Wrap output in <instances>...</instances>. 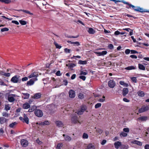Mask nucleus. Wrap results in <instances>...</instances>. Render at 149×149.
<instances>
[{
  "label": "nucleus",
  "instance_id": "nucleus-1",
  "mask_svg": "<svg viewBox=\"0 0 149 149\" xmlns=\"http://www.w3.org/2000/svg\"><path fill=\"white\" fill-rule=\"evenodd\" d=\"M23 116L24 118L22 117H20L19 118V119L23 123H25L27 124H28L29 123V119L27 115L25 113H24Z\"/></svg>",
  "mask_w": 149,
  "mask_h": 149
},
{
  "label": "nucleus",
  "instance_id": "nucleus-2",
  "mask_svg": "<svg viewBox=\"0 0 149 149\" xmlns=\"http://www.w3.org/2000/svg\"><path fill=\"white\" fill-rule=\"evenodd\" d=\"M35 115L38 117H41L43 115V113L42 110L40 109H36L34 110Z\"/></svg>",
  "mask_w": 149,
  "mask_h": 149
},
{
  "label": "nucleus",
  "instance_id": "nucleus-3",
  "mask_svg": "<svg viewBox=\"0 0 149 149\" xmlns=\"http://www.w3.org/2000/svg\"><path fill=\"white\" fill-rule=\"evenodd\" d=\"M19 76L17 75H15L12 77L10 80L11 82L14 83H17L19 81H21V79H19Z\"/></svg>",
  "mask_w": 149,
  "mask_h": 149
},
{
  "label": "nucleus",
  "instance_id": "nucleus-4",
  "mask_svg": "<svg viewBox=\"0 0 149 149\" xmlns=\"http://www.w3.org/2000/svg\"><path fill=\"white\" fill-rule=\"evenodd\" d=\"M21 145L24 147H26L28 145V141L25 139H22L20 141Z\"/></svg>",
  "mask_w": 149,
  "mask_h": 149
},
{
  "label": "nucleus",
  "instance_id": "nucleus-5",
  "mask_svg": "<svg viewBox=\"0 0 149 149\" xmlns=\"http://www.w3.org/2000/svg\"><path fill=\"white\" fill-rule=\"evenodd\" d=\"M108 86L111 88H113L116 86L115 82L113 80H110L108 82Z\"/></svg>",
  "mask_w": 149,
  "mask_h": 149
},
{
  "label": "nucleus",
  "instance_id": "nucleus-6",
  "mask_svg": "<svg viewBox=\"0 0 149 149\" xmlns=\"http://www.w3.org/2000/svg\"><path fill=\"white\" fill-rule=\"evenodd\" d=\"M15 96V94L9 95L8 96V100L9 102H13L15 100L14 97Z\"/></svg>",
  "mask_w": 149,
  "mask_h": 149
},
{
  "label": "nucleus",
  "instance_id": "nucleus-7",
  "mask_svg": "<svg viewBox=\"0 0 149 149\" xmlns=\"http://www.w3.org/2000/svg\"><path fill=\"white\" fill-rule=\"evenodd\" d=\"M69 96L70 97L73 98L75 96V91L73 90H70L69 92Z\"/></svg>",
  "mask_w": 149,
  "mask_h": 149
},
{
  "label": "nucleus",
  "instance_id": "nucleus-8",
  "mask_svg": "<svg viewBox=\"0 0 149 149\" xmlns=\"http://www.w3.org/2000/svg\"><path fill=\"white\" fill-rule=\"evenodd\" d=\"M121 145V143L119 141H116L114 143L115 148L117 149H118L119 147H120Z\"/></svg>",
  "mask_w": 149,
  "mask_h": 149
},
{
  "label": "nucleus",
  "instance_id": "nucleus-9",
  "mask_svg": "<svg viewBox=\"0 0 149 149\" xmlns=\"http://www.w3.org/2000/svg\"><path fill=\"white\" fill-rule=\"evenodd\" d=\"M16 11L19 12L20 11H22L24 12V13H26L28 14L29 15H33V13H31L29 11L26 10H25L24 9H19V10H15Z\"/></svg>",
  "mask_w": 149,
  "mask_h": 149
},
{
  "label": "nucleus",
  "instance_id": "nucleus-10",
  "mask_svg": "<svg viewBox=\"0 0 149 149\" xmlns=\"http://www.w3.org/2000/svg\"><path fill=\"white\" fill-rule=\"evenodd\" d=\"M107 53V52L106 51H103L101 52H96V54H97L98 56H103Z\"/></svg>",
  "mask_w": 149,
  "mask_h": 149
},
{
  "label": "nucleus",
  "instance_id": "nucleus-11",
  "mask_svg": "<svg viewBox=\"0 0 149 149\" xmlns=\"http://www.w3.org/2000/svg\"><path fill=\"white\" fill-rule=\"evenodd\" d=\"M38 76V74L36 72H34L32 73L31 75H30L29 76H28V77L29 78L33 77H37ZM35 79L36 80H37V77H36L35 78Z\"/></svg>",
  "mask_w": 149,
  "mask_h": 149
},
{
  "label": "nucleus",
  "instance_id": "nucleus-12",
  "mask_svg": "<svg viewBox=\"0 0 149 149\" xmlns=\"http://www.w3.org/2000/svg\"><path fill=\"white\" fill-rule=\"evenodd\" d=\"M55 123L56 124V126L58 127H62L63 126V123L61 121L59 120L56 121Z\"/></svg>",
  "mask_w": 149,
  "mask_h": 149
},
{
  "label": "nucleus",
  "instance_id": "nucleus-13",
  "mask_svg": "<svg viewBox=\"0 0 149 149\" xmlns=\"http://www.w3.org/2000/svg\"><path fill=\"white\" fill-rule=\"evenodd\" d=\"M71 120L72 123H77L78 121L77 117L76 116H73L71 119Z\"/></svg>",
  "mask_w": 149,
  "mask_h": 149
},
{
  "label": "nucleus",
  "instance_id": "nucleus-14",
  "mask_svg": "<svg viewBox=\"0 0 149 149\" xmlns=\"http://www.w3.org/2000/svg\"><path fill=\"white\" fill-rule=\"evenodd\" d=\"M129 92L128 89L127 88H124L123 90L122 93L123 96H125Z\"/></svg>",
  "mask_w": 149,
  "mask_h": 149
},
{
  "label": "nucleus",
  "instance_id": "nucleus-15",
  "mask_svg": "<svg viewBox=\"0 0 149 149\" xmlns=\"http://www.w3.org/2000/svg\"><path fill=\"white\" fill-rule=\"evenodd\" d=\"M132 143L133 144H137L139 146H141L142 144L141 142L136 140L132 141Z\"/></svg>",
  "mask_w": 149,
  "mask_h": 149
},
{
  "label": "nucleus",
  "instance_id": "nucleus-16",
  "mask_svg": "<svg viewBox=\"0 0 149 149\" xmlns=\"http://www.w3.org/2000/svg\"><path fill=\"white\" fill-rule=\"evenodd\" d=\"M22 107L24 109H27L30 108V105L29 103L27 102H26L23 104Z\"/></svg>",
  "mask_w": 149,
  "mask_h": 149
},
{
  "label": "nucleus",
  "instance_id": "nucleus-17",
  "mask_svg": "<svg viewBox=\"0 0 149 149\" xmlns=\"http://www.w3.org/2000/svg\"><path fill=\"white\" fill-rule=\"evenodd\" d=\"M148 118L147 116H143L139 117L137 120H141L142 121H146L147 119Z\"/></svg>",
  "mask_w": 149,
  "mask_h": 149
},
{
  "label": "nucleus",
  "instance_id": "nucleus-18",
  "mask_svg": "<svg viewBox=\"0 0 149 149\" xmlns=\"http://www.w3.org/2000/svg\"><path fill=\"white\" fill-rule=\"evenodd\" d=\"M22 94L23 95L22 96V97L24 99H26L29 98L30 94L28 93H22Z\"/></svg>",
  "mask_w": 149,
  "mask_h": 149
},
{
  "label": "nucleus",
  "instance_id": "nucleus-19",
  "mask_svg": "<svg viewBox=\"0 0 149 149\" xmlns=\"http://www.w3.org/2000/svg\"><path fill=\"white\" fill-rule=\"evenodd\" d=\"M136 67L133 65H131L125 68V69L127 70H132L136 69Z\"/></svg>",
  "mask_w": 149,
  "mask_h": 149
},
{
  "label": "nucleus",
  "instance_id": "nucleus-20",
  "mask_svg": "<svg viewBox=\"0 0 149 149\" xmlns=\"http://www.w3.org/2000/svg\"><path fill=\"white\" fill-rule=\"evenodd\" d=\"M49 122L47 120H46L40 123L39 124V125L41 126H44L49 125Z\"/></svg>",
  "mask_w": 149,
  "mask_h": 149
},
{
  "label": "nucleus",
  "instance_id": "nucleus-21",
  "mask_svg": "<svg viewBox=\"0 0 149 149\" xmlns=\"http://www.w3.org/2000/svg\"><path fill=\"white\" fill-rule=\"evenodd\" d=\"M41 96V94L40 93H38L35 94L33 97L34 99H38L40 98Z\"/></svg>",
  "mask_w": 149,
  "mask_h": 149
},
{
  "label": "nucleus",
  "instance_id": "nucleus-22",
  "mask_svg": "<svg viewBox=\"0 0 149 149\" xmlns=\"http://www.w3.org/2000/svg\"><path fill=\"white\" fill-rule=\"evenodd\" d=\"M87 31L90 34H93L95 32V31L91 28H89Z\"/></svg>",
  "mask_w": 149,
  "mask_h": 149
},
{
  "label": "nucleus",
  "instance_id": "nucleus-23",
  "mask_svg": "<svg viewBox=\"0 0 149 149\" xmlns=\"http://www.w3.org/2000/svg\"><path fill=\"white\" fill-rule=\"evenodd\" d=\"M87 109V107L85 105L83 104L80 107V109H81L83 112Z\"/></svg>",
  "mask_w": 149,
  "mask_h": 149
},
{
  "label": "nucleus",
  "instance_id": "nucleus-24",
  "mask_svg": "<svg viewBox=\"0 0 149 149\" xmlns=\"http://www.w3.org/2000/svg\"><path fill=\"white\" fill-rule=\"evenodd\" d=\"M139 68L141 70H146V68L142 64L139 63L138 64Z\"/></svg>",
  "mask_w": 149,
  "mask_h": 149
},
{
  "label": "nucleus",
  "instance_id": "nucleus-25",
  "mask_svg": "<svg viewBox=\"0 0 149 149\" xmlns=\"http://www.w3.org/2000/svg\"><path fill=\"white\" fill-rule=\"evenodd\" d=\"M34 83V81L32 79H31L29 81L27 82L26 84L27 86H31L33 85Z\"/></svg>",
  "mask_w": 149,
  "mask_h": 149
},
{
  "label": "nucleus",
  "instance_id": "nucleus-26",
  "mask_svg": "<svg viewBox=\"0 0 149 149\" xmlns=\"http://www.w3.org/2000/svg\"><path fill=\"white\" fill-rule=\"evenodd\" d=\"M137 94L138 96L141 97H144L145 95L144 92L142 91H140L137 92Z\"/></svg>",
  "mask_w": 149,
  "mask_h": 149
},
{
  "label": "nucleus",
  "instance_id": "nucleus-27",
  "mask_svg": "<svg viewBox=\"0 0 149 149\" xmlns=\"http://www.w3.org/2000/svg\"><path fill=\"white\" fill-rule=\"evenodd\" d=\"M0 123L2 124L5 123L6 121V119L4 117L0 118Z\"/></svg>",
  "mask_w": 149,
  "mask_h": 149
},
{
  "label": "nucleus",
  "instance_id": "nucleus-28",
  "mask_svg": "<svg viewBox=\"0 0 149 149\" xmlns=\"http://www.w3.org/2000/svg\"><path fill=\"white\" fill-rule=\"evenodd\" d=\"M124 30H125L128 32H129L130 31L129 33V35L130 36H132L133 34V31L132 30H131L130 28H125L124 29Z\"/></svg>",
  "mask_w": 149,
  "mask_h": 149
},
{
  "label": "nucleus",
  "instance_id": "nucleus-29",
  "mask_svg": "<svg viewBox=\"0 0 149 149\" xmlns=\"http://www.w3.org/2000/svg\"><path fill=\"white\" fill-rule=\"evenodd\" d=\"M78 64L80 65H86L87 63V61L79 60L78 63Z\"/></svg>",
  "mask_w": 149,
  "mask_h": 149
},
{
  "label": "nucleus",
  "instance_id": "nucleus-30",
  "mask_svg": "<svg viewBox=\"0 0 149 149\" xmlns=\"http://www.w3.org/2000/svg\"><path fill=\"white\" fill-rule=\"evenodd\" d=\"M95 147L94 146L91 144H89L87 146L86 149H94Z\"/></svg>",
  "mask_w": 149,
  "mask_h": 149
},
{
  "label": "nucleus",
  "instance_id": "nucleus-31",
  "mask_svg": "<svg viewBox=\"0 0 149 149\" xmlns=\"http://www.w3.org/2000/svg\"><path fill=\"white\" fill-rule=\"evenodd\" d=\"M128 148V146L127 145H122L120 147L121 149H127Z\"/></svg>",
  "mask_w": 149,
  "mask_h": 149
},
{
  "label": "nucleus",
  "instance_id": "nucleus-32",
  "mask_svg": "<svg viewBox=\"0 0 149 149\" xmlns=\"http://www.w3.org/2000/svg\"><path fill=\"white\" fill-rule=\"evenodd\" d=\"M17 124V123L16 122H15L10 124L9 125V126L11 128H14V126L16 125Z\"/></svg>",
  "mask_w": 149,
  "mask_h": 149
},
{
  "label": "nucleus",
  "instance_id": "nucleus-33",
  "mask_svg": "<svg viewBox=\"0 0 149 149\" xmlns=\"http://www.w3.org/2000/svg\"><path fill=\"white\" fill-rule=\"evenodd\" d=\"M69 68H71V69L72 70H73V69H72V68H73L76 65L74 63H71L69 64Z\"/></svg>",
  "mask_w": 149,
  "mask_h": 149
},
{
  "label": "nucleus",
  "instance_id": "nucleus-34",
  "mask_svg": "<svg viewBox=\"0 0 149 149\" xmlns=\"http://www.w3.org/2000/svg\"><path fill=\"white\" fill-rule=\"evenodd\" d=\"M78 97L80 99H82L84 98V95L81 93H79L78 95Z\"/></svg>",
  "mask_w": 149,
  "mask_h": 149
},
{
  "label": "nucleus",
  "instance_id": "nucleus-35",
  "mask_svg": "<svg viewBox=\"0 0 149 149\" xmlns=\"http://www.w3.org/2000/svg\"><path fill=\"white\" fill-rule=\"evenodd\" d=\"M10 107L9 104L6 105L5 106V109L6 111L10 110Z\"/></svg>",
  "mask_w": 149,
  "mask_h": 149
},
{
  "label": "nucleus",
  "instance_id": "nucleus-36",
  "mask_svg": "<svg viewBox=\"0 0 149 149\" xmlns=\"http://www.w3.org/2000/svg\"><path fill=\"white\" fill-rule=\"evenodd\" d=\"M127 135V134L125 133L124 132H122L120 134V136L121 137L122 136L123 137H126Z\"/></svg>",
  "mask_w": 149,
  "mask_h": 149
},
{
  "label": "nucleus",
  "instance_id": "nucleus-37",
  "mask_svg": "<svg viewBox=\"0 0 149 149\" xmlns=\"http://www.w3.org/2000/svg\"><path fill=\"white\" fill-rule=\"evenodd\" d=\"M19 22L22 25H25L27 23L24 20H19Z\"/></svg>",
  "mask_w": 149,
  "mask_h": 149
},
{
  "label": "nucleus",
  "instance_id": "nucleus-38",
  "mask_svg": "<svg viewBox=\"0 0 149 149\" xmlns=\"http://www.w3.org/2000/svg\"><path fill=\"white\" fill-rule=\"evenodd\" d=\"M65 139L66 141H70L71 140V138L68 135H66L65 137Z\"/></svg>",
  "mask_w": 149,
  "mask_h": 149
},
{
  "label": "nucleus",
  "instance_id": "nucleus-39",
  "mask_svg": "<svg viewBox=\"0 0 149 149\" xmlns=\"http://www.w3.org/2000/svg\"><path fill=\"white\" fill-rule=\"evenodd\" d=\"M142 107L143 108L144 112L148 110L149 109V107L148 106H143Z\"/></svg>",
  "mask_w": 149,
  "mask_h": 149
},
{
  "label": "nucleus",
  "instance_id": "nucleus-40",
  "mask_svg": "<svg viewBox=\"0 0 149 149\" xmlns=\"http://www.w3.org/2000/svg\"><path fill=\"white\" fill-rule=\"evenodd\" d=\"M83 138L84 139H86L88 137V135L87 134L85 133H84L82 136Z\"/></svg>",
  "mask_w": 149,
  "mask_h": 149
},
{
  "label": "nucleus",
  "instance_id": "nucleus-41",
  "mask_svg": "<svg viewBox=\"0 0 149 149\" xmlns=\"http://www.w3.org/2000/svg\"><path fill=\"white\" fill-rule=\"evenodd\" d=\"M64 52L66 53H70L71 52V50L68 48H65L64 49Z\"/></svg>",
  "mask_w": 149,
  "mask_h": 149
},
{
  "label": "nucleus",
  "instance_id": "nucleus-42",
  "mask_svg": "<svg viewBox=\"0 0 149 149\" xmlns=\"http://www.w3.org/2000/svg\"><path fill=\"white\" fill-rule=\"evenodd\" d=\"M101 105V104L100 103H97L95 105V109L98 108L100 107Z\"/></svg>",
  "mask_w": 149,
  "mask_h": 149
},
{
  "label": "nucleus",
  "instance_id": "nucleus-43",
  "mask_svg": "<svg viewBox=\"0 0 149 149\" xmlns=\"http://www.w3.org/2000/svg\"><path fill=\"white\" fill-rule=\"evenodd\" d=\"M63 146V144L62 143H58L57 145V148L58 149H60Z\"/></svg>",
  "mask_w": 149,
  "mask_h": 149
},
{
  "label": "nucleus",
  "instance_id": "nucleus-44",
  "mask_svg": "<svg viewBox=\"0 0 149 149\" xmlns=\"http://www.w3.org/2000/svg\"><path fill=\"white\" fill-rule=\"evenodd\" d=\"M131 79L132 81L134 83H136L137 82V79L136 77H133L131 78Z\"/></svg>",
  "mask_w": 149,
  "mask_h": 149
},
{
  "label": "nucleus",
  "instance_id": "nucleus-45",
  "mask_svg": "<svg viewBox=\"0 0 149 149\" xmlns=\"http://www.w3.org/2000/svg\"><path fill=\"white\" fill-rule=\"evenodd\" d=\"M54 44L57 48H58L59 49H60L61 48V46L60 45H58L57 43H54Z\"/></svg>",
  "mask_w": 149,
  "mask_h": 149
},
{
  "label": "nucleus",
  "instance_id": "nucleus-46",
  "mask_svg": "<svg viewBox=\"0 0 149 149\" xmlns=\"http://www.w3.org/2000/svg\"><path fill=\"white\" fill-rule=\"evenodd\" d=\"M1 32H4L5 31H8L9 29L7 28H4L1 29Z\"/></svg>",
  "mask_w": 149,
  "mask_h": 149
},
{
  "label": "nucleus",
  "instance_id": "nucleus-47",
  "mask_svg": "<svg viewBox=\"0 0 149 149\" xmlns=\"http://www.w3.org/2000/svg\"><path fill=\"white\" fill-rule=\"evenodd\" d=\"M138 52L136 50H131V54H138Z\"/></svg>",
  "mask_w": 149,
  "mask_h": 149
},
{
  "label": "nucleus",
  "instance_id": "nucleus-48",
  "mask_svg": "<svg viewBox=\"0 0 149 149\" xmlns=\"http://www.w3.org/2000/svg\"><path fill=\"white\" fill-rule=\"evenodd\" d=\"M73 44H74L75 46H77L80 45V44L79 42L77 41L73 42Z\"/></svg>",
  "mask_w": 149,
  "mask_h": 149
},
{
  "label": "nucleus",
  "instance_id": "nucleus-49",
  "mask_svg": "<svg viewBox=\"0 0 149 149\" xmlns=\"http://www.w3.org/2000/svg\"><path fill=\"white\" fill-rule=\"evenodd\" d=\"M83 112L80 109L79 111H78L77 114L78 115H82L83 114Z\"/></svg>",
  "mask_w": 149,
  "mask_h": 149
},
{
  "label": "nucleus",
  "instance_id": "nucleus-50",
  "mask_svg": "<svg viewBox=\"0 0 149 149\" xmlns=\"http://www.w3.org/2000/svg\"><path fill=\"white\" fill-rule=\"evenodd\" d=\"M108 47L109 49H112L113 48V46L112 44H110L108 46Z\"/></svg>",
  "mask_w": 149,
  "mask_h": 149
},
{
  "label": "nucleus",
  "instance_id": "nucleus-51",
  "mask_svg": "<svg viewBox=\"0 0 149 149\" xmlns=\"http://www.w3.org/2000/svg\"><path fill=\"white\" fill-rule=\"evenodd\" d=\"M131 52V50L129 49H126L125 51V53L126 54H129Z\"/></svg>",
  "mask_w": 149,
  "mask_h": 149
},
{
  "label": "nucleus",
  "instance_id": "nucleus-52",
  "mask_svg": "<svg viewBox=\"0 0 149 149\" xmlns=\"http://www.w3.org/2000/svg\"><path fill=\"white\" fill-rule=\"evenodd\" d=\"M102 131H103L102 130H101L99 128L97 129L96 130V132L100 134L102 133Z\"/></svg>",
  "mask_w": 149,
  "mask_h": 149
},
{
  "label": "nucleus",
  "instance_id": "nucleus-53",
  "mask_svg": "<svg viewBox=\"0 0 149 149\" xmlns=\"http://www.w3.org/2000/svg\"><path fill=\"white\" fill-rule=\"evenodd\" d=\"M8 113H7L6 112H3L2 113V115L3 116H4L5 117H8Z\"/></svg>",
  "mask_w": 149,
  "mask_h": 149
},
{
  "label": "nucleus",
  "instance_id": "nucleus-54",
  "mask_svg": "<svg viewBox=\"0 0 149 149\" xmlns=\"http://www.w3.org/2000/svg\"><path fill=\"white\" fill-rule=\"evenodd\" d=\"M123 131L125 132L128 133L129 132V130L128 128H124L123 129Z\"/></svg>",
  "mask_w": 149,
  "mask_h": 149
},
{
  "label": "nucleus",
  "instance_id": "nucleus-55",
  "mask_svg": "<svg viewBox=\"0 0 149 149\" xmlns=\"http://www.w3.org/2000/svg\"><path fill=\"white\" fill-rule=\"evenodd\" d=\"M79 78L83 81L85 80L86 79V77L84 76H79Z\"/></svg>",
  "mask_w": 149,
  "mask_h": 149
},
{
  "label": "nucleus",
  "instance_id": "nucleus-56",
  "mask_svg": "<svg viewBox=\"0 0 149 149\" xmlns=\"http://www.w3.org/2000/svg\"><path fill=\"white\" fill-rule=\"evenodd\" d=\"M11 2V0H4L3 3L6 4H8Z\"/></svg>",
  "mask_w": 149,
  "mask_h": 149
},
{
  "label": "nucleus",
  "instance_id": "nucleus-57",
  "mask_svg": "<svg viewBox=\"0 0 149 149\" xmlns=\"http://www.w3.org/2000/svg\"><path fill=\"white\" fill-rule=\"evenodd\" d=\"M120 84L122 85H123L125 86H125V85L126 84L123 81H120L119 82Z\"/></svg>",
  "mask_w": 149,
  "mask_h": 149
},
{
  "label": "nucleus",
  "instance_id": "nucleus-58",
  "mask_svg": "<svg viewBox=\"0 0 149 149\" xmlns=\"http://www.w3.org/2000/svg\"><path fill=\"white\" fill-rule=\"evenodd\" d=\"M88 74L87 72H84L83 71H81L80 72V74L81 75H86L87 74Z\"/></svg>",
  "mask_w": 149,
  "mask_h": 149
},
{
  "label": "nucleus",
  "instance_id": "nucleus-59",
  "mask_svg": "<svg viewBox=\"0 0 149 149\" xmlns=\"http://www.w3.org/2000/svg\"><path fill=\"white\" fill-rule=\"evenodd\" d=\"M56 74L57 76H60L62 75V74L61 73L60 71L59 70L57 71L56 73Z\"/></svg>",
  "mask_w": 149,
  "mask_h": 149
},
{
  "label": "nucleus",
  "instance_id": "nucleus-60",
  "mask_svg": "<svg viewBox=\"0 0 149 149\" xmlns=\"http://www.w3.org/2000/svg\"><path fill=\"white\" fill-rule=\"evenodd\" d=\"M138 112L139 113L144 112V111L143 110V108L142 107L141 108L139 109Z\"/></svg>",
  "mask_w": 149,
  "mask_h": 149
},
{
  "label": "nucleus",
  "instance_id": "nucleus-61",
  "mask_svg": "<svg viewBox=\"0 0 149 149\" xmlns=\"http://www.w3.org/2000/svg\"><path fill=\"white\" fill-rule=\"evenodd\" d=\"M130 57L132 58L136 59L137 58V56L134 55H130Z\"/></svg>",
  "mask_w": 149,
  "mask_h": 149
},
{
  "label": "nucleus",
  "instance_id": "nucleus-62",
  "mask_svg": "<svg viewBox=\"0 0 149 149\" xmlns=\"http://www.w3.org/2000/svg\"><path fill=\"white\" fill-rule=\"evenodd\" d=\"M11 22L13 23H14L17 25L19 24V22L17 21L16 20H13Z\"/></svg>",
  "mask_w": 149,
  "mask_h": 149
},
{
  "label": "nucleus",
  "instance_id": "nucleus-63",
  "mask_svg": "<svg viewBox=\"0 0 149 149\" xmlns=\"http://www.w3.org/2000/svg\"><path fill=\"white\" fill-rule=\"evenodd\" d=\"M63 82L64 83V84L65 86H66L68 83V81L66 79H64L63 81Z\"/></svg>",
  "mask_w": 149,
  "mask_h": 149
},
{
  "label": "nucleus",
  "instance_id": "nucleus-64",
  "mask_svg": "<svg viewBox=\"0 0 149 149\" xmlns=\"http://www.w3.org/2000/svg\"><path fill=\"white\" fill-rule=\"evenodd\" d=\"M123 100L125 102H130V100H129L127 99V98H124L123 99Z\"/></svg>",
  "mask_w": 149,
  "mask_h": 149
}]
</instances>
